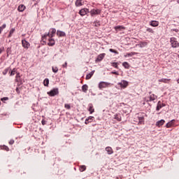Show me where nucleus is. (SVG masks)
<instances>
[{
	"label": "nucleus",
	"instance_id": "f257e3e1",
	"mask_svg": "<svg viewBox=\"0 0 179 179\" xmlns=\"http://www.w3.org/2000/svg\"><path fill=\"white\" fill-rule=\"evenodd\" d=\"M171 45H172V47L173 48H177V47H179V43L178 41H177V39L174 37L171 38Z\"/></svg>",
	"mask_w": 179,
	"mask_h": 179
},
{
	"label": "nucleus",
	"instance_id": "f03ea898",
	"mask_svg": "<svg viewBox=\"0 0 179 179\" xmlns=\"http://www.w3.org/2000/svg\"><path fill=\"white\" fill-rule=\"evenodd\" d=\"M150 96H147L145 98V100L148 102V101H155V100H156V99H157V96H156L155 94H151V92H150Z\"/></svg>",
	"mask_w": 179,
	"mask_h": 179
},
{
	"label": "nucleus",
	"instance_id": "7ed1b4c3",
	"mask_svg": "<svg viewBox=\"0 0 179 179\" xmlns=\"http://www.w3.org/2000/svg\"><path fill=\"white\" fill-rule=\"evenodd\" d=\"M59 93V91H58V88H54L53 90H50L48 92V96H50V97H54V96H57Z\"/></svg>",
	"mask_w": 179,
	"mask_h": 179
},
{
	"label": "nucleus",
	"instance_id": "20e7f679",
	"mask_svg": "<svg viewBox=\"0 0 179 179\" xmlns=\"http://www.w3.org/2000/svg\"><path fill=\"white\" fill-rule=\"evenodd\" d=\"M110 86V83L101 82L99 84V89L101 90V89H106V87H108Z\"/></svg>",
	"mask_w": 179,
	"mask_h": 179
},
{
	"label": "nucleus",
	"instance_id": "39448f33",
	"mask_svg": "<svg viewBox=\"0 0 179 179\" xmlns=\"http://www.w3.org/2000/svg\"><path fill=\"white\" fill-rule=\"evenodd\" d=\"M118 85L120 87L125 89L126 87H128V81L122 80L120 83H118Z\"/></svg>",
	"mask_w": 179,
	"mask_h": 179
},
{
	"label": "nucleus",
	"instance_id": "423d86ee",
	"mask_svg": "<svg viewBox=\"0 0 179 179\" xmlns=\"http://www.w3.org/2000/svg\"><path fill=\"white\" fill-rule=\"evenodd\" d=\"M55 33H57V29H55V28H52L50 29V32L47 34L50 38H52V37H54V36L55 35Z\"/></svg>",
	"mask_w": 179,
	"mask_h": 179
},
{
	"label": "nucleus",
	"instance_id": "0eeeda50",
	"mask_svg": "<svg viewBox=\"0 0 179 179\" xmlns=\"http://www.w3.org/2000/svg\"><path fill=\"white\" fill-rule=\"evenodd\" d=\"M80 16H85L89 13V9L87 8H83L79 12Z\"/></svg>",
	"mask_w": 179,
	"mask_h": 179
},
{
	"label": "nucleus",
	"instance_id": "6e6552de",
	"mask_svg": "<svg viewBox=\"0 0 179 179\" xmlns=\"http://www.w3.org/2000/svg\"><path fill=\"white\" fill-rule=\"evenodd\" d=\"M22 47H24V48H29V47H30V43L29 42H27V41H26L25 39L22 41Z\"/></svg>",
	"mask_w": 179,
	"mask_h": 179
},
{
	"label": "nucleus",
	"instance_id": "1a4fd4ad",
	"mask_svg": "<svg viewBox=\"0 0 179 179\" xmlns=\"http://www.w3.org/2000/svg\"><path fill=\"white\" fill-rule=\"evenodd\" d=\"M162 107H166V104L162 103V101H158L157 106V111H159Z\"/></svg>",
	"mask_w": 179,
	"mask_h": 179
},
{
	"label": "nucleus",
	"instance_id": "9d476101",
	"mask_svg": "<svg viewBox=\"0 0 179 179\" xmlns=\"http://www.w3.org/2000/svg\"><path fill=\"white\" fill-rule=\"evenodd\" d=\"M166 122V121L164 120H159L156 122L155 125L156 127H162V125H164V123Z\"/></svg>",
	"mask_w": 179,
	"mask_h": 179
},
{
	"label": "nucleus",
	"instance_id": "9b49d317",
	"mask_svg": "<svg viewBox=\"0 0 179 179\" xmlns=\"http://www.w3.org/2000/svg\"><path fill=\"white\" fill-rule=\"evenodd\" d=\"M49 43H48V45L50 47H52L53 45H55V41L52 38H50L48 40Z\"/></svg>",
	"mask_w": 179,
	"mask_h": 179
},
{
	"label": "nucleus",
	"instance_id": "f8f14e48",
	"mask_svg": "<svg viewBox=\"0 0 179 179\" xmlns=\"http://www.w3.org/2000/svg\"><path fill=\"white\" fill-rule=\"evenodd\" d=\"M25 9H26V6H24L23 4H20L17 8V11L18 12H24Z\"/></svg>",
	"mask_w": 179,
	"mask_h": 179
},
{
	"label": "nucleus",
	"instance_id": "ddd939ff",
	"mask_svg": "<svg viewBox=\"0 0 179 179\" xmlns=\"http://www.w3.org/2000/svg\"><path fill=\"white\" fill-rule=\"evenodd\" d=\"M105 150L107 152L108 155H113L114 153V151L111 147H106Z\"/></svg>",
	"mask_w": 179,
	"mask_h": 179
},
{
	"label": "nucleus",
	"instance_id": "4468645a",
	"mask_svg": "<svg viewBox=\"0 0 179 179\" xmlns=\"http://www.w3.org/2000/svg\"><path fill=\"white\" fill-rule=\"evenodd\" d=\"M145 124V117H138V125H143Z\"/></svg>",
	"mask_w": 179,
	"mask_h": 179
},
{
	"label": "nucleus",
	"instance_id": "2eb2a0df",
	"mask_svg": "<svg viewBox=\"0 0 179 179\" xmlns=\"http://www.w3.org/2000/svg\"><path fill=\"white\" fill-rule=\"evenodd\" d=\"M57 36H59V37H65V36H66V34H65V32H64L62 31L57 30Z\"/></svg>",
	"mask_w": 179,
	"mask_h": 179
},
{
	"label": "nucleus",
	"instance_id": "dca6fc26",
	"mask_svg": "<svg viewBox=\"0 0 179 179\" xmlns=\"http://www.w3.org/2000/svg\"><path fill=\"white\" fill-rule=\"evenodd\" d=\"M105 57H106V53H101L98 56L96 61H99V62L103 61Z\"/></svg>",
	"mask_w": 179,
	"mask_h": 179
},
{
	"label": "nucleus",
	"instance_id": "f3484780",
	"mask_svg": "<svg viewBox=\"0 0 179 179\" xmlns=\"http://www.w3.org/2000/svg\"><path fill=\"white\" fill-rule=\"evenodd\" d=\"M92 16L94 15H100V10L93 9L90 11Z\"/></svg>",
	"mask_w": 179,
	"mask_h": 179
},
{
	"label": "nucleus",
	"instance_id": "a211bd4d",
	"mask_svg": "<svg viewBox=\"0 0 179 179\" xmlns=\"http://www.w3.org/2000/svg\"><path fill=\"white\" fill-rule=\"evenodd\" d=\"M88 110L90 111V114H93L94 113V108L93 107V104L90 103L88 106Z\"/></svg>",
	"mask_w": 179,
	"mask_h": 179
},
{
	"label": "nucleus",
	"instance_id": "6ab92c4d",
	"mask_svg": "<svg viewBox=\"0 0 179 179\" xmlns=\"http://www.w3.org/2000/svg\"><path fill=\"white\" fill-rule=\"evenodd\" d=\"M171 80V79H169V78H162L158 80V82H160L162 83H169V82H170Z\"/></svg>",
	"mask_w": 179,
	"mask_h": 179
},
{
	"label": "nucleus",
	"instance_id": "aec40b11",
	"mask_svg": "<svg viewBox=\"0 0 179 179\" xmlns=\"http://www.w3.org/2000/svg\"><path fill=\"white\" fill-rule=\"evenodd\" d=\"M146 42H140L138 44L136 45V47H140V48H143V47H146Z\"/></svg>",
	"mask_w": 179,
	"mask_h": 179
},
{
	"label": "nucleus",
	"instance_id": "412c9836",
	"mask_svg": "<svg viewBox=\"0 0 179 179\" xmlns=\"http://www.w3.org/2000/svg\"><path fill=\"white\" fill-rule=\"evenodd\" d=\"M89 90V86L87 85H83L82 86V91L84 92V93H87V90Z\"/></svg>",
	"mask_w": 179,
	"mask_h": 179
},
{
	"label": "nucleus",
	"instance_id": "4be33fe9",
	"mask_svg": "<svg viewBox=\"0 0 179 179\" xmlns=\"http://www.w3.org/2000/svg\"><path fill=\"white\" fill-rule=\"evenodd\" d=\"M150 24L152 27H157V26H159V22L158 21H151L150 22Z\"/></svg>",
	"mask_w": 179,
	"mask_h": 179
},
{
	"label": "nucleus",
	"instance_id": "5701e85b",
	"mask_svg": "<svg viewBox=\"0 0 179 179\" xmlns=\"http://www.w3.org/2000/svg\"><path fill=\"white\" fill-rule=\"evenodd\" d=\"M93 75H94V71H91L89 74L86 76V80H89V79H91Z\"/></svg>",
	"mask_w": 179,
	"mask_h": 179
},
{
	"label": "nucleus",
	"instance_id": "b1692460",
	"mask_svg": "<svg viewBox=\"0 0 179 179\" xmlns=\"http://www.w3.org/2000/svg\"><path fill=\"white\" fill-rule=\"evenodd\" d=\"M174 125V120H171V122H168L166 125V128H171Z\"/></svg>",
	"mask_w": 179,
	"mask_h": 179
},
{
	"label": "nucleus",
	"instance_id": "393cba45",
	"mask_svg": "<svg viewBox=\"0 0 179 179\" xmlns=\"http://www.w3.org/2000/svg\"><path fill=\"white\" fill-rule=\"evenodd\" d=\"M115 30H125V27L122 25L115 27Z\"/></svg>",
	"mask_w": 179,
	"mask_h": 179
},
{
	"label": "nucleus",
	"instance_id": "a878e982",
	"mask_svg": "<svg viewBox=\"0 0 179 179\" xmlns=\"http://www.w3.org/2000/svg\"><path fill=\"white\" fill-rule=\"evenodd\" d=\"M114 118H115V120H117V121H121V120H122V117H121V115H120V114H115V115H114Z\"/></svg>",
	"mask_w": 179,
	"mask_h": 179
},
{
	"label": "nucleus",
	"instance_id": "bb28decb",
	"mask_svg": "<svg viewBox=\"0 0 179 179\" xmlns=\"http://www.w3.org/2000/svg\"><path fill=\"white\" fill-rule=\"evenodd\" d=\"M1 149L2 150H6V152H9V147L6 145H1L0 146Z\"/></svg>",
	"mask_w": 179,
	"mask_h": 179
},
{
	"label": "nucleus",
	"instance_id": "cd10ccee",
	"mask_svg": "<svg viewBox=\"0 0 179 179\" xmlns=\"http://www.w3.org/2000/svg\"><path fill=\"white\" fill-rule=\"evenodd\" d=\"M79 170L81 173H83V171H86V166H85V165L80 166Z\"/></svg>",
	"mask_w": 179,
	"mask_h": 179
},
{
	"label": "nucleus",
	"instance_id": "c85d7f7f",
	"mask_svg": "<svg viewBox=\"0 0 179 179\" xmlns=\"http://www.w3.org/2000/svg\"><path fill=\"white\" fill-rule=\"evenodd\" d=\"M47 37H48V35L46 34L43 36H42V41L43 43H47Z\"/></svg>",
	"mask_w": 179,
	"mask_h": 179
},
{
	"label": "nucleus",
	"instance_id": "c756f323",
	"mask_svg": "<svg viewBox=\"0 0 179 179\" xmlns=\"http://www.w3.org/2000/svg\"><path fill=\"white\" fill-rule=\"evenodd\" d=\"M44 86L48 87V85H50V80L48 78H45L43 81Z\"/></svg>",
	"mask_w": 179,
	"mask_h": 179
},
{
	"label": "nucleus",
	"instance_id": "7c9ffc66",
	"mask_svg": "<svg viewBox=\"0 0 179 179\" xmlns=\"http://www.w3.org/2000/svg\"><path fill=\"white\" fill-rule=\"evenodd\" d=\"M83 3H82V0H76V6H82Z\"/></svg>",
	"mask_w": 179,
	"mask_h": 179
},
{
	"label": "nucleus",
	"instance_id": "2f4dec72",
	"mask_svg": "<svg viewBox=\"0 0 179 179\" xmlns=\"http://www.w3.org/2000/svg\"><path fill=\"white\" fill-rule=\"evenodd\" d=\"M3 29H6V24H3L1 27H0V34H2Z\"/></svg>",
	"mask_w": 179,
	"mask_h": 179
},
{
	"label": "nucleus",
	"instance_id": "473e14b6",
	"mask_svg": "<svg viewBox=\"0 0 179 179\" xmlns=\"http://www.w3.org/2000/svg\"><path fill=\"white\" fill-rule=\"evenodd\" d=\"M10 76H14L15 73H16V69H13L11 71H9Z\"/></svg>",
	"mask_w": 179,
	"mask_h": 179
},
{
	"label": "nucleus",
	"instance_id": "72a5a7b5",
	"mask_svg": "<svg viewBox=\"0 0 179 179\" xmlns=\"http://www.w3.org/2000/svg\"><path fill=\"white\" fill-rule=\"evenodd\" d=\"M122 65L126 69H128L129 68V64L127 62H123Z\"/></svg>",
	"mask_w": 179,
	"mask_h": 179
},
{
	"label": "nucleus",
	"instance_id": "f704fd0d",
	"mask_svg": "<svg viewBox=\"0 0 179 179\" xmlns=\"http://www.w3.org/2000/svg\"><path fill=\"white\" fill-rule=\"evenodd\" d=\"M9 71H10V67L6 68V69L3 70V75H6V73H8V72H9Z\"/></svg>",
	"mask_w": 179,
	"mask_h": 179
},
{
	"label": "nucleus",
	"instance_id": "c9c22d12",
	"mask_svg": "<svg viewBox=\"0 0 179 179\" xmlns=\"http://www.w3.org/2000/svg\"><path fill=\"white\" fill-rule=\"evenodd\" d=\"M52 72H54V73H57L58 72V67L52 66Z\"/></svg>",
	"mask_w": 179,
	"mask_h": 179
},
{
	"label": "nucleus",
	"instance_id": "e433bc0d",
	"mask_svg": "<svg viewBox=\"0 0 179 179\" xmlns=\"http://www.w3.org/2000/svg\"><path fill=\"white\" fill-rule=\"evenodd\" d=\"M111 66H113V68H116V69H118V64L116 62L111 63Z\"/></svg>",
	"mask_w": 179,
	"mask_h": 179
},
{
	"label": "nucleus",
	"instance_id": "4c0bfd02",
	"mask_svg": "<svg viewBox=\"0 0 179 179\" xmlns=\"http://www.w3.org/2000/svg\"><path fill=\"white\" fill-rule=\"evenodd\" d=\"M14 33H15V28H13L10 31V34L8 35V37H12V34H13Z\"/></svg>",
	"mask_w": 179,
	"mask_h": 179
},
{
	"label": "nucleus",
	"instance_id": "58836bf2",
	"mask_svg": "<svg viewBox=\"0 0 179 179\" xmlns=\"http://www.w3.org/2000/svg\"><path fill=\"white\" fill-rule=\"evenodd\" d=\"M64 108H66V110H71V105L69 103H65Z\"/></svg>",
	"mask_w": 179,
	"mask_h": 179
},
{
	"label": "nucleus",
	"instance_id": "ea45409f",
	"mask_svg": "<svg viewBox=\"0 0 179 179\" xmlns=\"http://www.w3.org/2000/svg\"><path fill=\"white\" fill-rule=\"evenodd\" d=\"M94 26H95V27H99L100 26V22H98V21L94 22Z\"/></svg>",
	"mask_w": 179,
	"mask_h": 179
},
{
	"label": "nucleus",
	"instance_id": "a19ab883",
	"mask_svg": "<svg viewBox=\"0 0 179 179\" xmlns=\"http://www.w3.org/2000/svg\"><path fill=\"white\" fill-rule=\"evenodd\" d=\"M146 31H148V33H155V31L152 28H147Z\"/></svg>",
	"mask_w": 179,
	"mask_h": 179
},
{
	"label": "nucleus",
	"instance_id": "79ce46f5",
	"mask_svg": "<svg viewBox=\"0 0 179 179\" xmlns=\"http://www.w3.org/2000/svg\"><path fill=\"white\" fill-rule=\"evenodd\" d=\"M15 78H16V82H19L18 79H19V78H20V73H17Z\"/></svg>",
	"mask_w": 179,
	"mask_h": 179
},
{
	"label": "nucleus",
	"instance_id": "37998d69",
	"mask_svg": "<svg viewBox=\"0 0 179 179\" xmlns=\"http://www.w3.org/2000/svg\"><path fill=\"white\" fill-rule=\"evenodd\" d=\"M109 51L110 52H113L114 54H118V51L114 50V49H109Z\"/></svg>",
	"mask_w": 179,
	"mask_h": 179
},
{
	"label": "nucleus",
	"instance_id": "c03bdc74",
	"mask_svg": "<svg viewBox=\"0 0 179 179\" xmlns=\"http://www.w3.org/2000/svg\"><path fill=\"white\" fill-rule=\"evenodd\" d=\"M87 119H88V120L90 121H93V120H94V117L93 116H89Z\"/></svg>",
	"mask_w": 179,
	"mask_h": 179
},
{
	"label": "nucleus",
	"instance_id": "a18cd8bd",
	"mask_svg": "<svg viewBox=\"0 0 179 179\" xmlns=\"http://www.w3.org/2000/svg\"><path fill=\"white\" fill-rule=\"evenodd\" d=\"M89 122H92V121L88 120V119L87 118L85 120V124H86V125H87V124H89Z\"/></svg>",
	"mask_w": 179,
	"mask_h": 179
},
{
	"label": "nucleus",
	"instance_id": "49530a36",
	"mask_svg": "<svg viewBox=\"0 0 179 179\" xmlns=\"http://www.w3.org/2000/svg\"><path fill=\"white\" fill-rule=\"evenodd\" d=\"M13 143H15V140H10L9 141V145H13Z\"/></svg>",
	"mask_w": 179,
	"mask_h": 179
},
{
	"label": "nucleus",
	"instance_id": "de8ad7c7",
	"mask_svg": "<svg viewBox=\"0 0 179 179\" xmlns=\"http://www.w3.org/2000/svg\"><path fill=\"white\" fill-rule=\"evenodd\" d=\"M111 73H113V75H120V73H118L117 71H112Z\"/></svg>",
	"mask_w": 179,
	"mask_h": 179
},
{
	"label": "nucleus",
	"instance_id": "09e8293b",
	"mask_svg": "<svg viewBox=\"0 0 179 179\" xmlns=\"http://www.w3.org/2000/svg\"><path fill=\"white\" fill-rule=\"evenodd\" d=\"M46 122H47L45 120H42V121H41L42 125H45Z\"/></svg>",
	"mask_w": 179,
	"mask_h": 179
},
{
	"label": "nucleus",
	"instance_id": "8fccbe9b",
	"mask_svg": "<svg viewBox=\"0 0 179 179\" xmlns=\"http://www.w3.org/2000/svg\"><path fill=\"white\" fill-rule=\"evenodd\" d=\"M67 66H68V63L67 62H65L64 64L62 65V66L64 68H66Z\"/></svg>",
	"mask_w": 179,
	"mask_h": 179
},
{
	"label": "nucleus",
	"instance_id": "3c124183",
	"mask_svg": "<svg viewBox=\"0 0 179 179\" xmlns=\"http://www.w3.org/2000/svg\"><path fill=\"white\" fill-rule=\"evenodd\" d=\"M8 97H3L1 99V101H3V100H8Z\"/></svg>",
	"mask_w": 179,
	"mask_h": 179
},
{
	"label": "nucleus",
	"instance_id": "603ef678",
	"mask_svg": "<svg viewBox=\"0 0 179 179\" xmlns=\"http://www.w3.org/2000/svg\"><path fill=\"white\" fill-rule=\"evenodd\" d=\"M3 48H0V54H2V52L3 51Z\"/></svg>",
	"mask_w": 179,
	"mask_h": 179
},
{
	"label": "nucleus",
	"instance_id": "864d4df0",
	"mask_svg": "<svg viewBox=\"0 0 179 179\" xmlns=\"http://www.w3.org/2000/svg\"><path fill=\"white\" fill-rule=\"evenodd\" d=\"M9 51H10V48H8L7 49V55H8V54H9Z\"/></svg>",
	"mask_w": 179,
	"mask_h": 179
},
{
	"label": "nucleus",
	"instance_id": "5fc2aeb1",
	"mask_svg": "<svg viewBox=\"0 0 179 179\" xmlns=\"http://www.w3.org/2000/svg\"><path fill=\"white\" fill-rule=\"evenodd\" d=\"M16 92H17V93H19V88H16Z\"/></svg>",
	"mask_w": 179,
	"mask_h": 179
},
{
	"label": "nucleus",
	"instance_id": "6e6d98bb",
	"mask_svg": "<svg viewBox=\"0 0 179 179\" xmlns=\"http://www.w3.org/2000/svg\"><path fill=\"white\" fill-rule=\"evenodd\" d=\"M177 83H179V78L177 80Z\"/></svg>",
	"mask_w": 179,
	"mask_h": 179
},
{
	"label": "nucleus",
	"instance_id": "4d7b16f0",
	"mask_svg": "<svg viewBox=\"0 0 179 179\" xmlns=\"http://www.w3.org/2000/svg\"><path fill=\"white\" fill-rule=\"evenodd\" d=\"M0 104H1V101H0Z\"/></svg>",
	"mask_w": 179,
	"mask_h": 179
}]
</instances>
